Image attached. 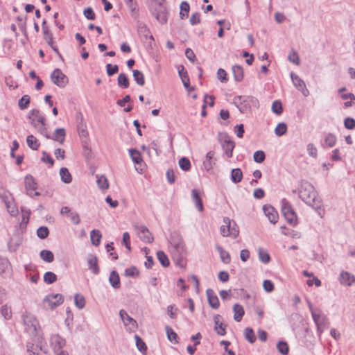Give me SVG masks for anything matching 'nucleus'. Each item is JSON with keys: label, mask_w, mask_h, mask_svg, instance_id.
I'll list each match as a JSON object with an SVG mask.
<instances>
[{"label": "nucleus", "mask_w": 355, "mask_h": 355, "mask_svg": "<svg viewBox=\"0 0 355 355\" xmlns=\"http://www.w3.org/2000/svg\"><path fill=\"white\" fill-rule=\"evenodd\" d=\"M299 198L315 209H320L321 200L318 197L314 187L309 182L302 180L298 188Z\"/></svg>", "instance_id": "obj_1"}, {"label": "nucleus", "mask_w": 355, "mask_h": 355, "mask_svg": "<svg viewBox=\"0 0 355 355\" xmlns=\"http://www.w3.org/2000/svg\"><path fill=\"white\" fill-rule=\"evenodd\" d=\"M150 12L162 24L168 21V10L165 4L157 0H153L149 7Z\"/></svg>", "instance_id": "obj_2"}, {"label": "nucleus", "mask_w": 355, "mask_h": 355, "mask_svg": "<svg viewBox=\"0 0 355 355\" xmlns=\"http://www.w3.org/2000/svg\"><path fill=\"white\" fill-rule=\"evenodd\" d=\"M169 243L171 254L186 252L183 239L179 232H173L171 234Z\"/></svg>", "instance_id": "obj_3"}, {"label": "nucleus", "mask_w": 355, "mask_h": 355, "mask_svg": "<svg viewBox=\"0 0 355 355\" xmlns=\"http://www.w3.org/2000/svg\"><path fill=\"white\" fill-rule=\"evenodd\" d=\"M218 140L221 145L224 154L227 158L232 157L233 150L235 147L234 141L226 132H219L218 134Z\"/></svg>", "instance_id": "obj_4"}, {"label": "nucleus", "mask_w": 355, "mask_h": 355, "mask_svg": "<svg viewBox=\"0 0 355 355\" xmlns=\"http://www.w3.org/2000/svg\"><path fill=\"white\" fill-rule=\"evenodd\" d=\"M281 211L286 221L291 225L297 224V216L291 203L286 199L281 200Z\"/></svg>", "instance_id": "obj_5"}, {"label": "nucleus", "mask_w": 355, "mask_h": 355, "mask_svg": "<svg viewBox=\"0 0 355 355\" xmlns=\"http://www.w3.org/2000/svg\"><path fill=\"white\" fill-rule=\"evenodd\" d=\"M24 324L26 331L32 337H36L37 335L38 322L35 317L29 313H26L22 315Z\"/></svg>", "instance_id": "obj_6"}, {"label": "nucleus", "mask_w": 355, "mask_h": 355, "mask_svg": "<svg viewBox=\"0 0 355 355\" xmlns=\"http://www.w3.org/2000/svg\"><path fill=\"white\" fill-rule=\"evenodd\" d=\"M250 103L256 105L258 103L257 98L252 96H237L233 99V104L236 106L240 112L245 113L250 109Z\"/></svg>", "instance_id": "obj_7"}, {"label": "nucleus", "mask_w": 355, "mask_h": 355, "mask_svg": "<svg viewBox=\"0 0 355 355\" xmlns=\"http://www.w3.org/2000/svg\"><path fill=\"white\" fill-rule=\"evenodd\" d=\"M312 318L317 327V332L319 335L329 327V319L326 315L320 314V310H318L317 314H313Z\"/></svg>", "instance_id": "obj_8"}, {"label": "nucleus", "mask_w": 355, "mask_h": 355, "mask_svg": "<svg viewBox=\"0 0 355 355\" xmlns=\"http://www.w3.org/2000/svg\"><path fill=\"white\" fill-rule=\"evenodd\" d=\"M51 80L58 87L64 88L69 83L68 77L60 69H55L51 74Z\"/></svg>", "instance_id": "obj_9"}, {"label": "nucleus", "mask_w": 355, "mask_h": 355, "mask_svg": "<svg viewBox=\"0 0 355 355\" xmlns=\"http://www.w3.org/2000/svg\"><path fill=\"white\" fill-rule=\"evenodd\" d=\"M135 230L139 238L146 243H150L153 241V237L148 229L144 225H135Z\"/></svg>", "instance_id": "obj_10"}, {"label": "nucleus", "mask_w": 355, "mask_h": 355, "mask_svg": "<svg viewBox=\"0 0 355 355\" xmlns=\"http://www.w3.org/2000/svg\"><path fill=\"white\" fill-rule=\"evenodd\" d=\"M64 301L63 296L61 294H49L44 300L45 306H48L51 309H54Z\"/></svg>", "instance_id": "obj_11"}, {"label": "nucleus", "mask_w": 355, "mask_h": 355, "mask_svg": "<svg viewBox=\"0 0 355 355\" xmlns=\"http://www.w3.org/2000/svg\"><path fill=\"white\" fill-rule=\"evenodd\" d=\"M28 117L31 120V125L35 128H37L39 124H41V125H45V117L37 109L31 110Z\"/></svg>", "instance_id": "obj_12"}, {"label": "nucleus", "mask_w": 355, "mask_h": 355, "mask_svg": "<svg viewBox=\"0 0 355 355\" xmlns=\"http://www.w3.org/2000/svg\"><path fill=\"white\" fill-rule=\"evenodd\" d=\"M291 78L293 85L300 91L304 96H308L309 91L307 89L305 83L293 72L291 73Z\"/></svg>", "instance_id": "obj_13"}, {"label": "nucleus", "mask_w": 355, "mask_h": 355, "mask_svg": "<svg viewBox=\"0 0 355 355\" xmlns=\"http://www.w3.org/2000/svg\"><path fill=\"white\" fill-rule=\"evenodd\" d=\"M224 224L227 225V227L230 230V236L234 239H236L239 234V227L236 225V222L234 220H231L230 218L225 217L223 218Z\"/></svg>", "instance_id": "obj_14"}, {"label": "nucleus", "mask_w": 355, "mask_h": 355, "mask_svg": "<svg viewBox=\"0 0 355 355\" xmlns=\"http://www.w3.org/2000/svg\"><path fill=\"white\" fill-rule=\"evenodd\" d=\"M66 136V131L63 128H59L55 129L52 136L49 134L45 135V137L47 139H51L55 140L59 144H62L64 141V138Z\"/></svg>", "instance_id": "obj_15"}, {"label": "nucleus", "mask_w": 355, "mask_h": 355, "mask_svg": "<svg viewBox=\"0 0 355 355\" xmlns=\"http://www.w3.org/2000/svg\"><path fill=\"white\" fill-rule=\"evenodd\" d=\"M51 345L53 350H60L66 345V340L58 334L52 335L50 338Z\"/></svg>", "instance_id": "obj_16"}, {"label": "nucleus", "mask_w": 355, "mask_h": 355, "mask_svg": "<svg viewBox=\"0 0 355 355\" xmlns=\"http://www.w3.org/2000/svg\"><path fill=\"white\" fill-rule=\"evenodd\" d=\"M24 182L27 194L33 197L32 191H35L37 188V184L35 178L31 175H27L25 177Z\"/></svg>", "instance_id": "obj_17"}, {"label": "nucleus", "mask_w": 355, "mask_h": 355, "mask_svg": "<svg viewBox=\"0 0 355 355\" xmlns=\"http://www.w3.org/2000/svg\"><path fill=\"white\" fill-rule=\"evenodd\" d=\"M88 268L94 275H98L100 272V269L98 265V258L93 254H89L87 259Z\"/></svg>", "instance_id": "obj_18"}, {"label": "nucleus", "mask_w": 355, "mask_h": 355, "mask_svg": "<svg viewBox=\"0 0 355 355\" xmlns=\"http://www.w3.org/2000/svg\"><path fill=\"white\" fill-rule=\"evenodd\" d=\"M263 210L271 223L275 224L277 222L278 214L272 206L264 205Z\"/></svg>", "instance_id": "obj_19"}, {"label": "nucleus", "mask_w": 355, "mask_h": 355, "mask_svg": "<svg viewBox=\"0 0 355 355\" xmlns=\"http://www.w3.org/2000/svg\"><path fill=\"white\" fill-rule=\"evenodd\" d=\"M206 294L209 306L214 309H217L219 307L220 302L214 291L211 288H208L206 291Z\"/></svg>", "instance_id": "obj_20"}, {"label": "nucleus", "mask_w": 355, "mask_h": 355, "mask_svg": "<svg viewBox=\"0 0 355 355\" xmlns=\"http://www.w3.org/2000/svg\"><path fill=\"white\" fill-rule=\"evenodd\" d=\"M220 319L221 316L220 315L217 314L214 315V330L216 331L217 334L220 336H225L226 334V325L220 322Z\"/></svg>", "instance_id": "obj_21"}, {"label": "nucleus", "mask_w": 355, "mask_h": 355, "mask_svg": "<svg viewBox=\"0 0 355 355\" xmlns=\"http://www.w3.org/2000/svg\"><path fill=\"white\" fill-rule=\"evenodd\" d=\"M191 198L196 209L200 211H202L204 209L203 203L198 189H193L191 190Z\"/></svg>", "instance_id": "obj_22"}, {"label": "nucleus", "mask_w": 355, "mask_h": 355, "mask_svg": "<svg viewBox=\"0 0 355 355\" xmlns=\"http://www.w3.org/2000/svg\"><path fill=\"white\" fill-rule=\"evenodd\" d=\"M119 315L122 321L123 322V324L127 325H130L132 327H135L137 325V322L135 320H134L132 318H131L128 313L123 310L121 309L119 311Z\"/></svg>", "instance_id": "obj_23"}, {"label": "nucleus", "mask_w": 355, "mask_h": 355, "mask_svg": "<svg viewBox=\"0 0 355 355\" xmlns=\"http://www.w3.org/2000/svg\"><path fill=\"white\" fill-rule=\"evenodd\" d=\"M178 74L182 80L184 87L186 89H188L189 87L190 80H189V77L188 73H187V70L184 69V66L180 65L178 67Z\"/></svg>", "instance_id": "obj_24"}, {"label": "nucleus", "mask_w": 355, "mask_h": 355, "mask_svg": "<svg viewBox=\"0 0 355 355\" xmlns=\"http://www.w3.org/2000/svg\"><path fill=\"white\" fill-rule=\"evenodd\" d=\"M340 281L342 284L350 286L355 282V277L348 272L343 271L340 275Z\"/></svg>", "instance_id": "obj_25"}, {"label": "nucleus", "mask_w": 355, "mask_h": 355, "mask_svg": "<svg viewBox=\"0 0 355 355\" xmlns=\"http://www.w3.org/2000/svg\"><path fill=\"white\" fill-rule=\"evenodd\" d=\"M3 202H4L7 211L11 216H16L18 214V209L17 206L13 203L12 199H9L8 197L3 198Z\"/></svg>", "instance_id": "obj_26"}, {"label": "nucleus", "mask_w": 355, "mask_h": 355, "mask_svg": "<svg viewBox=\"0 0 355 355\" xmlns=\"http://www.w3.org/2000/svg\"><path fill=\"white\" fill-rule=\"evenodd\" d=\"M137 31L139 35L144 36L146 38L148 37L154 40L153 36L150 35V32L147 26L142 22H137Z\"/></svg>", "instance_id": "obj_27"}, {"label": "nucleus", "mask_w": 355, "mask_h": 355, "mask_svg": "<svg viewBox=\"0 0 355 355\" xmlns=\"http://www.w3.org/2000/svg\"><path fill=\"white\" fill-rule=\"evenodd\" d=\"M109 282L111 284V286L115 288H119L121 286V282H120V277L119 274L116 271L112 270L110 272V277H109Z\"/></svg>", "instance_id": "obj_28"}, {"label": "nucleus", "mask_w": 355, "mask_h": 355, "mask_svg": "<svg viewBox=\"0 0 355 355\" xmlns=\"http://www.w3.org/2000/svg\"><path fill=\"white\" fill-rule=\"evenodd\" d=\"M232 73L235 81L241 82L243 79L244 72L241 66L237 64L234 65L232 67Z\"/></svg>", "instance_id": "obj_29"}, {"label": "nucleus", "mask_w": 355, "mask_h": 355, "mask_svg": "<svg viewBox=\"0 0 355 355\" xmlns=\"http://www.w3.org/2000/svg\"><path fill=\"white\" fill-rule=\"evenodd\" d=\"M234 319L236 322H240L245 313L243 307L239 304H235L233 306Z\"/></svg>", "instance_id": "obj_30"}, {"label": "nucleus", "mask_w": 355, "mask_h": 355, "mask_svg": "<svg viewBox=\"0 0 355 355\" xmlns=\"http://www.w3.org/2000/svg\"><path fill=\"white\" fill-rule=\"evenodd\" d=\"M216 250L220 254V259L223 263L225 264H228L231 261V257L230 253L225 250L221 246L217 245L216 247Z\"/></svg>", "instance_id": "obj_31"}, {"label": "nucleus", "mask_w": 355, "mask_h": 355, "mask_svg": "<svg viewBox=\"0 0 355 355\" xmlns=\"http://www.w3.org/2000/svg\"><path fill=\"white\" fill-rule=\"evenodd\" d=\"M102 234L98 230H92L90 232L91 243L94 246H98L101 243Z\"/></svg>", "instance_id": "obj_32"}, {"label": "nucleus", "mask_w": 355, "mask_h": 355, "mask_svg": "<svg viewBox=\"0 0 355 355\" xmlns=\"http://www.w3.org/2000/svg\"><path fill=\"white\" fill-rule=\"evenodd\" d=\"M83 155L84 156L87 162H89L94 158L92 149L88 146L87 141H83Z\"/></svg>", "instance_id": "obj_33"}, {"label": "nucleus", "mask_w": 355, "mask_h": 355, "mask_svg": "<svg viewBox=\"0 0 355 355\" xmlns=\"http://www.w3.org/2000/svg\"><path fill=\"white\" fill-rule=\"evenodd\" d=\"M243 179V172L241 168H234L231 171V180L233 183H239Z\"/></svg>", "instance_id": "obj_34"}, {"label": "nucleus", "mask_w": 355, "mask_h": 355, "mask_svg": "<svg viewBox=\"0 0 355 355\" xmlns=\"http://www.w3.org/2000/svg\"><path fill=\"white\" fill-rule=\"evenodd\" d=\"M61 180L65 184H69L72 181L71 175L67 168L62 167L60 170Z\"/></svg>", "instance_id": "obj_35"}, {"label": "nucleus", "mask_w": 355, "mask_h": 355, "mask_svg": "<svg viewBox=\"0 0 355 355\" xmlns=\"http://www.w3.org/2000/svg\"><path fill=\"white\" fill-rule=\"evenodd\" d=\"M26 143L28 146L34 150H37L40 146L39 141L33 135H30L27 137Z\"/></svg>", "instance_id": "obj_36"}, {"label": "nucleus", "mask_w": 355, "mask_h": 355, "mask_svg": "<svg viewBox=\"0 0 355 355\" xmlns=\"http://www.w3.org/2000/svg\"><path fill=\"white\" fill-rule=\"evenodd\" d=\"M337 141V137L333 133H327L324 136V144L329 147L332 148L334 147Z\"/></svg>", "instance_id": "obj_37"}, {"label": "nucleus", "mask_w": 355, "mask_h": 355, "mask_svg": "<svg viewBox=\"0 0 355 355\" xmlns=\"http://www.w3.org/2000/svg\"><path fill=\"white\" fill-rule=\"evenodd\" d=\"M130 156L132 162L136 164H139L143 162L141 153L137 149L130 148L129 150Z\"/></svg>", "instance_id": "obj_38"}, {"label": "nucleus", "mask_w": 355, "mask_h": 355, "mask_svg": "<svg viewBox=\"0 0 355 355\" xmlns=\"http://www.w3.org/2000/svg\"><path fill=\"white\" fill-rule=\"evenodd\" d=\"M185 256L186 252L172 254L173 259L175 261V264L180 266V268H184L186 264L184 261Z\"/></svg>", "instance_id": "obj_39"}, {"label": "nucleus", "mask_w": 355, "mask_h": 355, "mask_svg": "<svg viewBox=\"0 0 355 355\" xmlns=\"http://www.w3.org/2000/svg\"><path fill=\"white\" fill-rule=\"evenodd\" d=\"M127 6L130 10L131 16L136 19L138 17L139 10L137 8V3L135 0H131V1H125Z\"/></svg>", "instance_id": "obj_40"}, {"label": "nucleus", "mask_w": 355, "mask_h": 355, "mask_svg": "<svg viewBox=\"0 0 355 355\" xmlns=\"http://www.w3.org/2000/svg\"><path fill=\"white\" fill-rule=\"evenodd\" d=\"M157 257L160 264L166 268L170 265L169 259L164 251L159 250L157 252Z\"/></svg>", "instance_id": "obj_41"}, {"label": "nucleus", "mask_w": 355, "mask_h": 355, "mask_svg": "<svg viewBox=\"0 0 355 355\" xmlns=\"http://www.w3.org/2000/svg\"><path fill=\"white\" fill-rule=\"evenodd\" d=\"M78 132L80 137L82 139L83 141H87L88 140V135L89 133L87 130L86 125L83 123H80L78 125Z\"/></svg>", "instance_id": "obj_42"}, {"label": "nucleus", "mask_w": 355, "mask_h": 355, "mask_svg": "<svg viewBox=\"0 0 355 355\" xmlns=\"http://www.w3.org/2000/svg\"><path fill=\"white\" fill-rule=\"evenodd\" d=\"M118 85L121 88H128L130 85L129 79L126 74L121 73L118 76Z\"/></svg>", "instance_id": "obj_43"}, {"label": "nucleus", "mask_w": 355, "mask_h": 355, "mask_svg": "<svg viewBox=\"0 0 355 355\" xmlns=\"http://www.w3.org/2000/svg\"><path fill=\"white\" fill-rule=\"evenodd\" d=\"M40 255L41 259L47 263H51L54 260L53 253L51 250H42Z\"/></svg>", "instance_id": "obj_44"}, {"label": "nucleus", "mask_w": 355, "mask_h": 355, "mask_svg": "<svg viewBox=\"0 0 355 355\" xmlns=\"http://www.w3.org/2000/svg\"><path fill=\"white\" fill-rule=\"evenodd\" d=\"M133 78L135 82L140 86L145 84V79L143 73L137 69L132 70Z\"/></svg>", "instance_id": "obj_45"}, {"label": "nucleus", "mask_w": 355, "mask_h": 355, "mask_svg": "<svg viewBox=\"0 0 355 355\" xmlns=\"http://www.w3.org/2000/svg\"><path fill=\"white\" fill-rule=\"evenodd\" d=\"M135 341H136V346L138 349V350L141 352L142 354H146V351H147V346L146 345V343L144 342V340H142V338L135 334Z\"/></svg>", "instance_id": "obj_46"}, {"label": "nucleus", "mask_w": 355, "mask_h": 355, "mask_svg": "<svg viewBox=\"0 0 355 355\" xmlns=\"http://www.w3.org/2000/svg\"><path fill=\"white\" fill-rule=\"evenodd\" d=\"M180 17L183 19L188 17L190 10L189 4L187 1H182L180 4Z\"/></svg>", "instance_id": "obj_47"}, {"label": "nucleus", "mask_w": 355, "mask_h": 355, "mask_svg": "<svg viewBox=\"0 0 355 355\" xmlns=\"http://www.w3.org/2000/svg\"><path fill=\"white\" fill-rule=\"evenodd\" d=\"M277 349L282 355H288L289 352V347L285 341H279L277 343Z\"/></svg>", "instance_id": "obj_48"}, {"label": "nucleus", "mask_w": 355, "mask_h": 355, "mask_svg": "<svg viewBox=\"0 0 355 355\" xmlns=\"http://www.w3.org/2000/svg\"><path fill=\"white\" fill-rule=\"evenodd\" d=\"M244 336L245 338L250 343H254L256 341V336L251 327H247L245 329Z\"/></svg>", "instance_id": "obj_49"}, {"label": "nucleus", "mask_w": 355, "mask_h": 355, "mask_svg": "<svg viewBox=\"0 0 355 355\" xmlns=\"http://www.w3.org/2000/svg\"><path fill=\"white\" fill-rule=\"evenodd\" d=\"M165 330L167 335V338L171 342H174L175 343H178V334L173 331V329L171 327L166 326Z\"/></svg>", "instance_id": "obj_50"}, {"label": "nucleus", "mask_w": 355, "mask_h": 355, "mask_svg": "<svg viewBox=\"0 0 355 355\" xmlns=\"http://www.w3.org/2000/svg\"><path fill=\"white\" fill-rule=\"evenodd\" d=\"M31 98L28 95L25 94L18 101V105L20 110H24L30 104Z\"/></svg>", "instance_id": "obj_51"}, {"label": "nucleus", "mask_w": 355, "mask_h": 355, "mask_svg": "<svg viewBox=\"0 0 355 355\" xmlns=\"http://www.w3.org/2000/svg\"><path fill=\"white\" fill-rule=\"evenodd\" d=\"M74 303L78 309H83L85 306V299L84 296L80 294L76 293L74 296Z\"/></svg>", "instance_id": "obj_52"}, {"label": "nucleus", "mask_w": 355, "mask_h": 355, "mask_svg": "<svg viewBox=\"0 0 355 355\" xmlns=\"http://www.w3.org/2000/svg\"><path fill=\"white\" fill-rule=\"evenodd\" d=\"M287 132V125L284 123H279L275 129V133L277 136L281 137L285 135Z\"/></svg>", "instance_id": "obj_53"}, {"label": "nucleus", "mask_w": 355, "mask_h": 355, "mask_svg": "<svg viewBox=\"0 0 355 355\" xmlns=\"http://www.w3.org/2000/svg\"><path fill=\"white\" fill-rule=\"evenodd\" d=\"M57 275L53 272L48 271L44 275V282L47 284H51L57 281Z\"/></svg>", "instance_id": "obj_54"}, {"label": "nucleus", "mask_w": 355, "mask_h": 355, "mask_svg": "<svg viewBox=\"0 0 355 355\" xmlns=\"http://www.w3.org/2000/svg\"><path fill=\"white\" fill-rule=\"evenodd\" d=\"M258 255L259 260L263 263H268L270 260L269 254L261 248L258 250Z\"/></svg>", "instance_id": "obj_55"}, {"label": "nucleus", "mask_w": 355, "mask_h": 355, "mask_svg": "<svg viewBox=\"0 0 355 355\" xmlns=\"http://www.w3.org/2000/svg\"><path fill=\"white\" fill-rule=\"evenodd\" d=\"M179 166L182 171H188L191 168L190 160L187 157H183L179 160Z\"/></svg>", "instance_id": "obj_56"}, {"label": "nucleus", "mask_w": 355, "mask_h": 355, "mask_svg": "<svg viewBox=\"0 0 355 355\" xmlns=\"http://www.w3.org/2000/svg\"><path fill=\"white\" fill-rule=\"evenodd\" d=\"M49 235V230L46 226H41L37 230V236L41 239H46Z\"/></svg>", "instance_id": "obj_57"}, {"label": "nucleus", "mask_w": 355, "mask_h": 355, "mask_svg": "<svg viewBox=\"0 0 355 355\" xmlns=\"http://www.w3.org/2000/svg\"><path fill=\"white\" fill-rule=\"evenodd\" d=\"M271 109L275 114L277 115L281 114L283 112V107L281 101L278 100L275 101L272 103Z\"/></svg>", "instance_id": "obj_58"}, {"label": "nucleus", "mask_w": 355, "mask_h": 355, "mask_svg": "<svg viewBox=\"0 0 355 355\" xmlns=\"http://www.w3.org/2000/svg\"><path fill=\"white\" fill-rule=\"evenodd\" d=\"M139 274V272L135 266H131L130 268H128L125 270V272H124V275L126 277H134L138 276Z\"/></svg>", "instance_id": "obj_59"}, {"label": "nucleus", "mask_w": 355, "mask_h": 355, "mask_svg": "<svg viewBox=\"0 0 355 355\" xmlns=\"http://www.w3.org/2000/svg\"><path fill=\"white\" fill-rule=\"evenodd\" d=\"M41 160L43 162L46 163L49 165V167H52L54 165L53 159L46 151L42 152V157L41 158Z\"/></svg>", "instance_id": "obj_60"}, {"label": "nucleus", "mask_w": 355, "mask_h": 355, "mask_svg": "<svg viewBox=\"0 0 355 355\" xmlns=\"http://www.w3.org/2000/svg\"><path fill=\"white\" fill-rule=\"evenodd\" d=\"M288 60L295 65H299L300 63V57L297 53L293 50L289 53Z\"/></svg>", "instance_id": "obj_61"}, {"label": "nucleus", "mask_w": 355, "mask_h": 355, "mask_svg": "<svg viewBox=\"0 0 355 355\" xmlns=\"http://www.w3.org/2000/svg\"><path fill=\"white\" fill-rule=\"evenodd\" d=\"M105 67L108 76H112L119 71V66L117 64H107Z\"/></svg>", "instance_id": "obj_62"}, {"label": "nucleus", "mask_w": 355, "mask_h": 355, "mask_svg": "<svg viewBox=\"0 0 355 355\" xmlns=\"http://www.w3.org/2000/svg\"><path fill=\"white\" fill-rule=\"evenodd\" d=\"M97 184L98 187L103 190L107 189L109 187L107 179L104 175H102L98 178Z\"/></svg>", "instance_id": "obj_63"}, {"label": "nucleus", "mask_w": 355, "mask_h": 355, "mask_svg": "<svg viewBox=\"0 0 355 355\" xmlns=\"http://www.w3.org/2000/svg\"><path fill=\"white\" fill-rule=\"evenodd\" d=\"M345 128L348 130H353L355 128V119L352 117H347L344 120Z\"/></svg>", "instance_id": "obj_64"}]
</instances>
